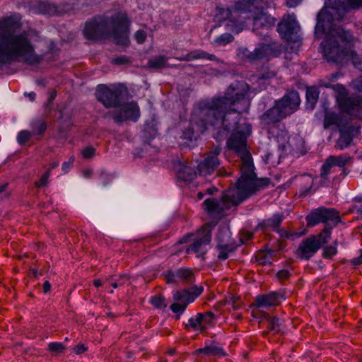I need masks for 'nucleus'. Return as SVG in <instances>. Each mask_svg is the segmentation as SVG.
I'll return each instance as SVG.
<instances>
[{
  "mask_svg": "<svg viewBox=\"0 0 362 362\" xmlns=\"http://www.w3.org/2000/svg\"><path fill=\"white\" fill-rule=\"evenodd\" d=\"M180 137L187 141H192L197 139V135L194 132V129L192 127H189L182 132Z\"/></svg>",
  "mask_w": 362,
  "mask_h": 362,
  "instance_id": "obj_36",
  "label": "nucleus"
},
{
  "mask_svg": "<svg viewBox=\"0 0 362 362\" xmlns=\"http://www.w3.org/2000/svg\"><path fill=\"white\" fill-rule=\"evenodd\" d=\"M276 47L274 43L259 44L253 51L247 48H241L238 50V54L243 58L250 62L263 59L273 55L275 52Z\"/></svg>",
  "mask_w": 362,
  "mask_h": 362,
  "instance_id": "obj_15",
  "label": "nucleus"
},
{
  "mask_svg": "<svg viewBox=\"0 0 362 362\" xmlns=\"http://www.w3.org/2000/svg\"><path fill=\"white\" fill-rule=\"evenodd\" d=\"M6 187H7V184H4V185H1L0 186V193L4 192Z\"/></svg>",
  "mask_w": 362,
  "mask_h": 362,
  "instance_id": "obj_63",
  "label": "nucleus"
},
{
  "mask_svg": "<svg viewBox=\"0 0 362 362\" xmlns=\"http://www.w3.org/2000/svg\"><path fill=\"white\" fill-rule=\"evenodd\" d=\"M28 98H29L30 101H33L35 98V93H33V92H31V93L28 94Z\"/></svg>",
  "mask_w": 362,
  "mask_h": 362,
  "instance_id": "obj_61",
  "label": "nucleus"
},
{
  "mask_svg": "<svg viewBox=\"0 0 362 362\" xmlns=\"http://www.w3.org/2000/svg\"><path fill=\"white\" fill-rule=\"evenodd\" d=\"M218 250V258L225 260L228 257V254L235 250L237 245L232 242L230 231L228 226L222 225L218 227L216 235Z\"/></svg>",
  "mask_w": 362,
  "mask_h": 362,
  "instance_id": "obj_13",
  "label": "nucleus"
},
{
  "mask_svg": "<svg viewBox=\"0 0 362 362\" xmlns=\"http://www.w3.org/2000/svg\"><path fill=\"white\" fill-rule=\"evenodd\" d=\"M46 129V124L45 122L37 121L33 124V131L34 134H42Z\"/></svg>",
  "mask_w": 362,
  "mask_h": 362,
  "instance_id": "obj_41",
  "label": "nucleus"
},
{
  "mask_svg": "<svg viewBox=\"0 0 362 362\" xmlns=\"http://www.w3.org/2000/svg\"><path fill=\"white\" fill-rule=\"evenodd\" d=\"M127 90L122 86L110 88L106 85H99L95 92V96L106 107L120 106L126 100Z\"/></svg>",
  "mask_w": 362,
  "mask_h": 362,
  "instance_id": "obj_9",
  "label": "nucleus"
},
{
  "mask_svg": "<svg viewBox=\"0 0 362 362\" xmlns=\"http://www.w3.org/2000/svg\"><path fill=\"white\" fill-rule=\"evenodd\" d=\"M65 346L59 342H52L48 344V350L52 353L60 354L65 350Z\"/></svg>",
  "mask_w": 362,
  "mask_h": 362,
  "instance_id": "obj_38",
  "label": "nucleus"
},
{
  "mask_svg": "<svg viewBox=\"0 0 362 362\" xmlns=\"http://www.w3.org/2000/svg\"><path fill=\"white\" fill-rule=\"evenodd\" d=\"M74 161V158L71 157L67 162H64L62 164V170L64 173H67L70 170V168L72 167Z\"/></svg>",
  "mask_w": 362,
  "mask_h": 362,
  "instance_id": "obj_49",
  "label": "nucleus"
},
{
  "mask_svg": "<svg viewBox=\"0 0 362 362\" xmlns=\"http://www.w3.org/2000/svg\"><path fill=\"white\" fill-rule=\"evenodd\" d=\"M252 237H253L252 232L244 230L241 233L240 240L242 243H245V241L250 240Z\"/></svg>",
  "mask_w": 362,
  "mask_h": 362,
  "instance_id": "obj_48",
  "label": "nucleus"
},
{
  "mask_svg": "<svg viewBox=\"0 0 362 362\" xmlns=\"http://www.w3.org/2000/svg\"><path fill=\"white\" fill-rule=\"evenodd\" d=\"M306 220L308 226H314L319 223H325V228L320 234L310 235V237H315L317 242L320 243V248L328 243L331 238L332 229L341 221L336 210L325 207H320L313 210L307 216Z\"/></svg>",
  "mask_w": 362,
  "mask_h": 362,
  "instance_id": "obj_6",
  "label": "nucleus"
},
{
  "mask_svg": "<svg viewBox=\"0 0 362 362\" xmlns=\"http://www.w3.org/2000/svg\"><path fill=\"white\" fill-rule=\"evenodd\" d=\"M300 27L293 14L285 15L278 24L277 30L281 37L287 41H295L298 38Z\"/></svg>",
  "mask_w": 362,
  "mask_h": 362,
  "instance_id": "obj_16",
  "label": "nucleus"
},
{
  "mask_svg": "<svg viewBox=\"0 0 362 362\" xmlns=\"http://www.w3.org/2000/svg\"><path fill=\"white\" fill-rule=\"evenodd\" d=\"M267 319L269 322V327L271 330L274 331L275 333L281 332L282 323L280 319L276 317H270L269 316H267Z\"/></svg>",
  "mask_w": 362,
  "mask_h": 362,
  "instance_id": "obj_32",
  "label": "nucleus"
},
{
  "mask_svg": "<svg viewBox=\"0 0 362 362\" xmlns=\"http://www.w3.org/2000/svg\"><path fill=\"white\" fill-rule=\"evenodd\" d=\"M361 255L360 257H357V258H354L351 260V262L353 263V264H362V250H361Z\"/></svg>",
  "mask_w": 362,
  "mask_h": 362,
  "instance_id": "obj_54",
  "label": "nucleus"
},
{
  "mask_svg": "<svg viewBox=\"0 0 362 362\" xmlns=\"http://www.w3.org/2000/svg\"><path fill=\"white\" fill-rule=\"evenodd\" d=\"M283 221V216L281 214H274L272 218L264 221L262 223L259 224L258 227L262 229L267 228H277Z\"/></svg>",
  "mask_w": 362,
  "mask_h": 362,
  "instance_id": "obj_27",
  "label": "nucleus"
},
{
  "mask_svg": "<svg viewBox=\"0 0 362 362\" xmlns=\"http://www.w3.org/2000/svg\"><path fill=\"white\" fill-rule=\"evenodd\" d=\"M214 225L207 223L198 232L197 237L186 249L187 253L194 252L197 257H204L206 252V246L211 240V231Z\"/></svg>",
  "mask_w": 362,
  "mask_h": 362,
  "instance_id": "obj_12",
  "label": "nucleus"
},
{
  "mask_svg": "<svg viewBox=\"0 0 362 362\" xmlns=\"http://www.w3.org/2000/svg\"><path fill=\"white\" fill-rule=\"evenodd\" d=\"M260 189L262 187L238 180L237 187L225 191L219 200L206 199L204 202L205 209L209 213L221 215L226 209L238 205Z\"/></svg>",
  "mask_w": 362,
  "mask_h": 362,
  "instance_id": "obj_5",
  "label": "nucleus"
},
{
  "mask_svg": "<svg viewBox=\"0 0 362 362\" xmlns=\"http://www.w3.org/2000/svg\"><path fill=\"white\" fill-rule=\"evenodd\" d=\"M31 134L28 131H21L19 132L17 139L20 144L25 143L30 137Z\"/></svg>",
  "mask_w": 362,
  "mask_h": 362,
  "instance_id": "obj_43",
  "label": "nucleus"
},
{
  "mask_svg": "<svg viewBox=\"0 0 362 362\" xmlns=\"http://www.w3.org/2000/svg\"><path fill=\"white\" fill-rule=\"evenodd\" d=\"M76 1V0H70V4L63 5L62 6H59L50 2L39 1L33 6V9L35 13L40 14L60 15L72 10Z\"/></svg>",
  "mask_w": 362,
  "mask_h": 362,
  "instance_id": "obj_17",
  "label": "nucleus"
},
{
  "mask_svg": "<svg viewBox=\"0 0 362 362\" xmlns=\"http://www.w3.org/2000/svg\"><path fill=\"white\" fill-rule=\"evenodd\" d=\"M319 244L315 237L310 236L304 239L296 250L298 257L308 260L320 249Z\"/></svg>",
  "mask_w": 362,
  "mask_h": 362,
  "instance_id": "obj_21",
  "label": "nucleus"
},
{
  "mask_svg": "<svg viewBox=\"0 0 362 362\" xmlns=\"http://www.w3.org/2000/svg\"><path fill=\"white\" fill-rule=\"evenodd\" d=\"M197 59H207L209 60H216L217 58L214 54H210L204 51H193L188 53L184 57L183 59L186 61H192Z\"/></svg>",
  "mask_w": 362,
  "mask_h": 362,
  "instance_id": "obj_25",
  "label": "nucleus"
},
{
  "mask_svg": "<svg viewBox=\"0 0 362 362\" xmlns=\"http://www.w3.org/2000/svg\"><path fill=\"white\" fill-rule=\"evenodd\" d=\"M92 174V170H86L84 172H83V175L86 177H89L90 176V175Z\"/></svg>",
  "mask_w": 362,
  "mask_h": 362,
  "instance_id": "obj_60",
  "label": "nucleus"
},
{
  "mask_svg": "<svg viewBox=\"0 0 362 362\" xmlns=\"http://www.w3.org/2000/svg\"><path fill=\"white\" fill-rule=\"evenodd\" d=\"M329 162H331L333 166L344 167L351 160L349 156L341 155L339 156H330L328 158Z\"/></svg>",
  "mask_w": 362,
  "mask_h": 362,
  "instance_id": "obj_29",
  "label": "nucleus"
},
{
  "mask_svg": "<svg viewBox=\"0 0 362 362\" xmlns=\"http://www.w3.org/2000/svg\"><path fill=\"white\" fill-rule=\"evenodd\" d=\"M112 62L115 64H124L129 62V59L124 56L119 57L112 59Z\"/></svg>",
  "mask_w": 362,
  "mask_h": 362,
  "instance_id": "obj_50",
  "label": "nucleus"
},
{
  "mask_svg": "<svg viewBox=\"0 0 362 362\" xmlns=\"http://www.w3.org/2000/svg\"><path fill=\"white\" fill-rule=\"evenodd\" d=\"M257 262L260 264H267L272 263L271 252H259L257 256Z\"/></svg>",
  "mask_w": 362,
  "mask_h": 362,
  "instance_id": "obj_37",
  "label": "nucleus"
},
{
  "mask_svg": "<svg viewBox=\"0 0 362 362\" xmlns=\"http://www.w3.org/2000/svg\"><path fill=\"white\" fill-rule=\"evenodd\" d=\"M49 177V170H47V171L42 176L40 180L35 183V187H41L42 186L46 185L47 183L48 182Z\"/></svg>",
  "mask_w": 362,
  "mask_h": 362,
  "instance_id": "obj_44",
  "label": "nucleus"
},
{
  "mask_svg": "<svg viewBox=\"0 0 362 362\" xmlns=\"http://www.w3.org/2000/svg\"><path fill=\"white\" fill-rule=\"evenodd\" d=\"M196 167L192 163H179L177 165V176L179 179L185 182H191L194 180L197 175L195 170Z\"/></svg>",
  "mask_w": 362,
  "mask_h": 362,
  "instance_id": "obj_24",
  "label": "nucleus"
},
{
  "mask_svg": "<svg viewBox=\"0 0 362 362\" xmlns=\"http://www.w3.org/2000/svg\"><path fill=\"white\" fill-rule=\"evenodd\" d=\"M193 236V235H188L187 236L185 237V238H182L180 240V243H187L188 242V239Z\"/></svg>",
  "mask_w": 362,
  "mask_h": 362,
  "instance_id": "obj_59",
  "label": "nucleus"
},
{
  "mask_svg": "<svg viewBox=\"0 0 362 362\" xmlns=\"http://www.w3.org/2000/svg\"><path fill=\"white\" fill-rule=\"evenodd\" d=\"M303 0H286V4L289 7H296L298 6Z\"/></svg>",
  "mask_w": 362,
  "mask_h": 362,
  "instance_id": "obj_53",
  "label": "nucleus"
},
{
  "mask_svg": "<svg viewBox=\"0 0 362 362\" xmlns=\"http://www.w3.org/2000/svg\"><path fill=\"white\" fill-rule=\"evenodd\" d=\"M300 103V96L297 91L293 90L288 93L281 100H276L274 107L261 115L262 123L270 124L280 122L296 111Z\"/></svg>",
  "mask_w": 362,
  "mask_h": 362,
  "instance_id": "obj_7",
  "label": "nucleus"
},
{
  "mask_svg": "<svg viewBox=\"0 0 362 362\" xmlns=\"http://www.w3.org/2000/svg\"><path fill=\"white\" fill-rule=\"evenodd\" d=\"M167 58L165 56H156L151 59L148 62V66L153 69H162L165 66Z\"/></svg>",
  "mask_w": 362,
  "mask_h": 362,
  "instance_id": "obj_30",
  "label": "nucleus"
},
{
  "mask_svg": "<svg viewBox=\"0 0 362 362\" xmlns=\"http://www.w3.org/2000/svg\"><path fill=\"white\" fill-rule=\"evenodd\" d=\"M95 148L93 147H87L82 151V154L86 158H90L95 155Z\"/></svg>",
  "mask_w": 362,
  "mask_h": 362,
  "instance_id": "obj_47",
  "label": "nucleus"
},
{
  "mask_svg": "<svg viewBox=\"0 0 362 362\" xmlns=\"http://www.w3.org/2000/svg\"><path fill=\"white\" fill-rule=\"evenodd\" d=\"M201 317H202V315L198 313L195 319L190 318L189 320V322L188 324H187L186 327L189 326L194 329H200L202 331L204 330V325H202Z\"/></svg>",
  "mask_w": 362,
  "mask_h": 362,
  "instance_id": "obj_34",
  "label": "nucleus"
},
{
  "mask_svg": "<svg viewBox=\"0 0 362 362\" xmlns=\"http://www.w3.org/2000/svg\"><path fill=\"white\" fill-rule=\"evenodd\" d=\"M361 6L362 0H328L320 11L315 35L319 37L326 33L321 45L327 62L343 64L351 61L356 68L362 69V54L353 49L356 39L350 32L337 25L351 9Z\"/></svg>",
  "mask_w": 362,
  "mask_h": 362,
  "instance_id": "obj_2",
  "label": "nucleus"
},
{
  "mask_svg": "<svg viewBox=\"0 0 362 362\" xmlns=\"http://www.w3.org/2000/svg\"><path fill=\"white\" fill-rule=\"evenodd\" d=\"M244 84H231L223 96L214 97L210 100L199 103L194 110L192 121L204 131L209 127L217 130V136H222L233 132L227 141L230 151L241 160V176L238 180L253 184L259 187L267 186L269 178L258 180L254 173V165L251 153L247 148V137L251 133V125L240 124V113L235 107L241 102H246L247 94Z\"/></svg>",
  "mask_w": 362,
  "mask_h": 362,
  "instance_id": "obj_1",
  "label": "nucleus"
},
{
  "mask_svg": "<svg viewBox=\"0 0 362 362\" xmlns=\"http://www.w3.org/2000/svg\"><path fill=\"white\" fill-rule=\"evenodd\" d=\"M93 284L96 287L101 286L103 285L102 281L100 279H95L93 281Z\"/></svg>",
  "mask_w": 362,
  "mask_h": 362,
  "instance_id": "obj_58",
  "label": "nucleus"
},
{
  "mask_svg": "<svg viewBox=\"0 0 362 362\" xmlns=\"http://www.w3.org/2000/svg\"><path fill=\"white\" fill-rule=\"evenodd\" d=\"M290 276V273L288 270H286V269H284V270H281L279 271L278 273H277V277L280 279V280H284V279H286L289 277Z\"/></svg>",
  "mask_w": 362,
  "mask_h": 362,
  "instance_id": "obj_51",
  "label": "nucleus"
},
{
  "mask_svg": "<svg viewBox=\"0 0 362 362\" xmlns=\"http://www.w3.org/2000/svg\"><path fill=\"white\" fill-rule=\"evenodd\" d=\"M109 114L115 122L119 123L127 120L136 121L140 116V111L135 102L125 103L124 100L120 106Z\"/></svg>",
  "mask_w": 362,
  "mask_h": 362,
  "instance_id": "obj_14",
  "label": "nucleus"
},
{
  "mask_svg": "<svg viewBox=\"0 0 362 362\" xmlns=\"http://www.w3.org/2000/svg\"><path fill=\"white\" fill-rule=\"evenodd\" d=\"M20 26L19 19L13 16L0 21V65L17 61L33 65L40 62L28 33L15 34Z\"/></svg>",
  "mask_w": 362,
  "mask_h": 362,
  "instance_id": "obj_3",
  "label": "nucleus"
},
{
  "mask_svg": "<svg viewBox=\"0 0 362 362\" xmlns=\"http://www.w3.org/2000/svg\"><path fill=\"white\" fill-rule=\"evenodd\" d=\"M134 37L139 43H143L146 40V35L144 30H139L135 33Z\"/></svg>",
  "mask_w": 362,
  "mask_h": 362,
  "instance_id": "obj_46",
  "label": "nucleus"
},
{
  "mask_svg": "<svg viewBox=\"0 0 362 362\" xmlns=\"http://www.w3.org/2000/svg\"><path fill=\"white\" fill-rule=\"evenodd\" d=\"M233 40V37L232 35L228 34V33H224V34L221 35L220 37H217L214 40V42L216 44H218V45H226V44L232 42Z\"/></svg>",
  "mask_w": 362,
  "mask_h": 362,
  "instance_id": "obj_39",
  "label": "nucleus"
},
{
  "mask_svg": "<svg viewBox=\"0 0 362 362\" xmlns=\"http://www.w3.org/2000/svg\"><path fill=\"white\" fill-rule=\"evenodd\" d=\"M283 295L278 292H271L267 295L258 296L256 297V305L258 308H264L276 305L280 302Z\"/></svg>",
  "mask_w": 362,
  "mask_h": 362,
  "instance_id": "obj_23",
  "label": "nucleus"
},
{
  "mask_svg": "<svg viewBox=\"0 0 362 362\" xmlns=\"http://www.w3.org/2000/svg\"><path fill=\"white\" fill-rule=\"evenodd\" d=\"M337 241L335 240L332 245L326 246L323 249L322 257L327 259L332 258L337 252Z\"/></svg>",
  "mask_w": 362,
  "mask_h": 362,
  "instance_id": "obj_35",
  "label": "nucleus"
},
{
  "mask_svg": "<svg viewBox=\"0 0 362 362\" xmlns=\"http://www.w3.org/2000/svg\"><path fill=\"white\" fill-rule=\"evenodd\" d=\"M306 98L308 105L311 110H313L315 107L319 98V91L317 88L315 87L308 88L306 92Z\"/></svg>",
  "mask_w": 362,
  "mask_h": 362,
  "instance_id": "obj_28",
  "label": "nucleus"
},
{
  "mask_svg": "<svg viewBox=\"0 0 362 362\" xmlns=\"http://www.w3.org/2000/svg\"><path fill=\"white\" fill-rule=\"evenodd\" d=\"M168 284L182 281L184 283H192L194 281V275L192 271L188 268H180L175 270H168L163 274Z\"/></svg>",
  "mask_w": 362,
  "mask_h": 362,
  "instance_id": "obj_20",
  "label": "nucleus"
},
{
  "mask_svg": "<svg viewBox=\"0 0 362 362\" xmlns=\"http://www.w3.org/2000/svg\"><path fill=\"white\" fill-rule=\"evenodd\" d=\"M276 71L274 69H266L262 71L260 76L257 78V81L259 84L266 83V81H268L276 76Z\"/></svg>",
  "mask_w": 362,
  "mask_h": 362,
  "instance_id": "obj_31",
  "label": "nucleus"
},
{
  "mask_svg": "<svg viewBox=\"0 0 362 362\" xmlns=\"http://www.w3.org/2000/svg\"><path fill=\"white\" fill-rule=\"evenodd\" d=\"M361 127L358 124H350L347 127L339 129V137L336 141L335 148L343 150L351 146L354 138L356 137L360 133Z\"/></svg>",
  "mask_w": 362,
  "mask_h": 362,
  "instance_id": "obj_19",
  "label": "nucleus"
},
{
  "mask_svg": "<svg viewBox=\"0 0 362 362\" xmlns=\"http://www.w3.org/2000/svg\"><path fill=\"white\" fill-rule=\"evenodd\" d=\"M83 35L89 40L112 36L116 44L127 45L129 40L127 15L123 12H117L112 16H95L86 21Z\"/></svg>",
  "mask_w": 362,
  "mask_h": 362,
  "instance_id": "obj_4",
  "label": "nucleus"
},
{
  "mask_svg": "<svg viewBox=\"0 0 362 362\" xmlns=\"http://www.w3.org/2000/svg\"><path fill=\"white\" fill-rule=\"evenodd\" d=\"M333 167L331 162H329L328 158L326 159L325 163L322 165L321 168L320 178L326 180L329 173L330 169Z\"/></svg>",
  "mask_w": 362,
  "mask_h": 362,
  "instance_id": "obj_40",
  "label": "nucleus"
},
{
  "mask_svg": "<svg viewBox=\"0 0 362 362\" xmlns=\"http://www.w3.org/2000/svg\"><path fill=\"white\" fill-rule=\"evenodd\" d=\"M102 177H103V179L104 180L103 185L105 186L111 180V178L109 175H107L106 174H102Z\"/></svg>",
  "mask_w": 362,
  "mask_h": 362,
  "instance_id": "obj_56",
  "label": "nucleus"
},
{
  "mask_svg": "<svg viewBox=\"0 0 362 362\" xmlns=\"http://www.w3.org/2000/svg\"><path fill=\"white\" fill-rule=\"evenodd\" d=\"M215 192H217V189L215 187H210L206 190V192L209 194H212Z\"/></svg>",
  "mask_w": 362,
  "mask_h": 362,
  "instance_id": "obj_57",
  "label": "nucleus"
},
{
  "mask_svg": "<svg viewBox=\"0 0 362 362\" xmlns=\"http://www.w3.org/2000/svg\"><path fill=\"white\" fill-rule=\"evenodd\" d=\"M203 291L204 288L202 286H194L177 291L173 294V300L176 303L170 305L171 310L175 313H182L187 305L199 297Z\"/></svg>",
  "mask_w": 362,
  "mask_h": 362,
  "instance_id": "obj_10",
  "label": "nucleus"
},
{
  "mask_svg": "<svg viewBox=\"0 0 362 362\" xmlns=\"http://www.w3.org/2000/svg\"><path fill=\"white\" fill-rule=\"evenodd\" d=\"M266 6V2L262 1V3L257 4L255 6L248 9L246 12H243L242 14H245L244 18L251 19L253 21V25L255 28L258 29L260 28H271L275 24V18L268 15L264 11Z\"/></svg>",
  "mask_w": 362,
  "mask_h": 362,
  "instance_id": "obj_11",
  "label": "nucleus"
},
{
  "mask_svg": "<svg viewBox=\"0 0 362 362\" xmlns=\"http://www.w3.org/2000/svg\"><path fill=\"white\" fill-rule=\"evenodd\" d=\"M221 148L218 145L212 151L207 153L204 160L197 165L200 175H206L211 174L220 165L218 155Z\"/></svg>",
  "mask_w": 362,
  "mask_h": 362,
  "instance_id": "obj_18",
  "label": "nucleus"
},
{
  "mask_svg": "<svg viewBox=\"0 0 362 362\" xmlns=\"http://www.w3.org/2000/svg\"><path fill=\"white\" fill-rule=\"evenodd\" d=\"M351 85L355 90L362 93V76L353 80ZM335 88L339 91L337 100L340 109L348 115L362 117V97H346V90L343 86L336 85Z\"/></svg>",
  "mask_w": 362,
  "mask_h": 362,
  "instance_id": "obj_8",
  "label": "nucleus"
},
{
  "mask_svg": "<svg viewBox=\"0 0 362 362\" xmlns=\"http://www.w3.org/2000/svg\"><path fill=\"white\" fill-rule=\"evenodd\" d=\"M151 304L158 309L165 308L167 306L165 300L163 296L161 294L156 295L151 299Z\"/></svg>",
  "mask_w": 362,
  "mask_h": 362,
  "instance_id": "obj_33",
  "label": "nucleus"
},
{
  "mask_svg": "<svg viewBox=\"0 0 362 362\" xmlns=\"http://www.w3.org/2000/svg\"><path fill=\"white\" fill-rule=\"evenodd\" d=\"M30 272H32V274H33V276H34L35 277H37V276L38 272H37V269H30Z\"/></svg>",
  "mask_w": 362,
  "mask_h": 362,
  "instance_id": "obj_64",
  "label": "nucleus"
},
{
  "mask_svg": "<svg viewBox=\"0 0 362 362\" xmlns=\"http://www.w3.org/2000/svg\"><path fill=\"white\" fill-rule=\"evenodd\" d=\"M58 165L59 163L57 162H53L51 163L50 168L48 170L50 171L52 169L57 168Z\"/></svg>",
  "mask_w": 362,
  "mask_h": 362,
  "instance_id": "obj_62",
  "label": "nucleus"
},
{
  "mask_svg": "<svg viewBox=\"0 0 362 362\" xmlns=\"http://www.w3.org/2000/svg\"><path fill=\"white\" fill-rule=\"evenodd\" d=\"M86 347L83 344H78L74 348V351L76 354H81L86 351Z\"/></svg>",
  "mask_w": 362,
  "mask_h": 362,
  "instance_id": "obj_52",
  "label": "nucleus"
},
{
  "mask_svg": "<svg viewBox=\"0 0 362 362\" xmlns=\"http://www.w3.org/2000/svg\"><path fill=\"white\" fill-rule=\"evenodd\" d=\"M128 280V276L126 274L120 275L118 279H116L115 282L112 284V286L114 288L124 284L125 281Z\"/></svg>",
  "mask_w": 362,
  "mask_h": 362,
  "instance_id": "obj_45",
  "label": "nucleus"
},
{
  "mask_svg": "<svg viewBox=\"0 0 362 362\" xmlns=\"http://www.w3.org/2000/svg\"><path fill=\"white\" fill-rule=\"evenodd\" d=\"M341 110L343 112L339 114L333 112H325L324 119L325 129H328L329 127L335 125L339 130L341 128L347 127V126L350 125L349 124V119L344 115L346 112H344L341 109Z\"/></svg>",
  "mask_w": 362,
  "mask_h": 362,
  "instance_id": "obj_22",
  "label": "nucleus"
},
{
  "mask_svg": "<svg viewBox=\"0 0 362 362\" xmlns=\"http://www.w3.org/2000/svg\"><path fill=\"white\" fill-rule=\"evenodd\" d=\"M199 315H202V317H201V320L202 322V325H204V327L205 328L206 325H209L212 320L214 318V314L211 312H206L205 313H199Z\"/></svg>",
  "mask_w": 362,
  "mask_h": 362,
  "instance_id": "obj_42",
  "label": "nucleus"
},
{
  "mask_svg": "<svg viewBox=\"0 0 362 362\" xmlns=\"http://www.w3.org/2000/svg\"><path fill=\"white\" fill-rule=\"evenodd\" d=\"M51 288V284L48 281H45L43 284V291L45 293L49 291Z\"/></svg>",
  "mask_w": 362,
  "mask_h": 362,
  "instance_id": "obj_55",
  "label": "nucleus"
},
{
  "mask_svg": "<svg viewBox=\"0 0 362 362\" xmlns=\"http://www.w3.org/2000/svg\"><path fill=\"white\" fill-rule=\"evenodd\" d=\"M195 354H204L207 356H225L223 349L214 344H211L204 348L197 349L195 351Z\"/></svg>",
  "mask_w": 362,
  "mask_h": 362,
  "instance_id": "obj_26",
  "label": "nucleus"
}]
</instances>
